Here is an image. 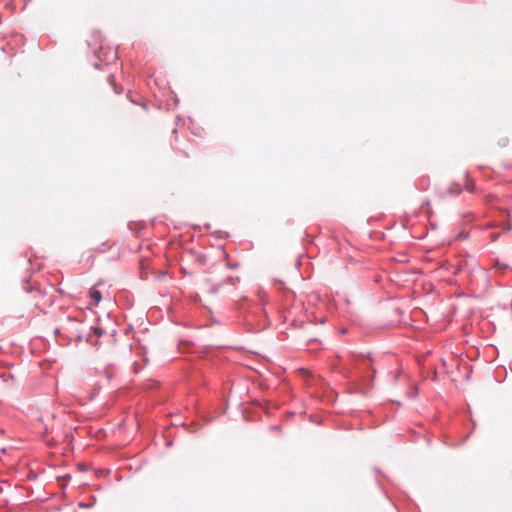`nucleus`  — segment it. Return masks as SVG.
Here are the masks:
<instances>
[{
	"label": "nucleus",
	"mask_w": 512,
	"mask_h": 512,
	"mask_svg": "<svg viewBox=\"0 0 512 512\" xmlns=\"http://www.w3.org/2000/svg\"><path fill=\"white\" fill-rule=\"evenodd\" d=\"M466 189L471 192V193H474L476 191V184L474 181L470 180L467 184H466Z\"/></svg>",
	"instance_id": "nucleus-5"
},
{
	"label": "nucleus",
	"mask_w": 512,
	"mask_h": 512,
	"mask_svg": "<svg viewBox=\"0 0 512 512\" xmlns=\"http://www.w3.org/2000/svg\"><path fill=\"white\" fill-rule=\"evenodd\" d=\"M82 322L77 318L67 316L59 327L55 328V335L57 340L62 345L70 343H79L83 340L90 343L91 334L85 335L81 329Z\"/></svg>",
	"instance_id": "nucleus-1"
},
{
	"label": "nucleus",
	"mask_w": 512,
	"mask_h": 512,
	"mask_svg": "<svg viewBox=\"0 0 512 512\" xmlns=\"http://www.w3.org/2000/svg\"><path fill=\"white\" fill-rule=\"evenodd\" d=\"M107 81L113 86H114V75L113 74H110L107 76ZM115 92L116 93H119V91L116 90V88H114Z\"/></svg>",
	"instance_id": "nucleus-8"
},
{
	"label": "nucleus",
	"mask_w": 512,
	"mask_h": 512,
	"mask_svg": "<svg viewBox=\"0 0 512 512\" xmlns=\"http://www.w3.org/2000/svg\"><path fill=\"white\" fill-rule=\"evenodd\" d=\"M492 268L496 273H499L501 275H504L509 270V266L506 263L501 262L500 260H496Z\"/></svg>",
	"instance_id": "nucleus-2"
},
{
	"label": "nucleus",
	"mask_w": 512,
	"mask_h": 512,
	"mask_svg": "<svg viewBox=\"0 0 512 512\" xmlns=\"http://www.w3.org/2000/svg\"><path fill=\"white\" fill-rule=\"evenodd\" d=\"M117 58V54L115 51L110 52V58L107 60V63H109L111 60H114Z\"/></svg>",
	"instance_id": "nucleus-9"
},
{
	"label": "nucleus",
	"mask_w": 512,
	"mask_h": 512,
	"mask_svg": "<svg viewBox=\"0 0 512 512\" xmlns=\"http://www.w3.org/2000/svg\"><path fill=\"white\" fill-rule=\"evenodd\" d=\"M90 330L97 337H101L105 333V331L102 328L97 326L91 327Z\"/></svg>",
	"instance_id": "nucleus-4"
},
{
	"label": "nucleus",
	"mask_w": 512,
	"mask_h": 512,
	"mask_svg": "<svg viewBox=\"0 0 512 512\" xmlns=\"http://www.w3.org/2000/svg\"><path fill=\"white\" fill-rule=\"evenodd\" d=\"M462 271V266L461 265H458L456 270H455V274H458Z\"/></svg>",
	"instance_id": "nucleus-11"
},
{
	"label": "nucleus",
	"mask_w": 512,
	"mask_h": 512,
	"mask_svg": "<svg viewBox=\"0 0 512 512\" xmlns=\"http://www.w3.org/2000/svg\"><path fill=\"white\" fill-rule=\"evenodd\" d=\"M508 168H512V165H511V166H509Z\"/></svg>",
	"instance_id": "nucleus-12"
},
{
	"label": "nucleus",
	"mask_w": 512,
	"mask_h": 512,
	"mask_svg": "<svg viewBox=\"0 0 512 512\" xmlns=\"http://www.w3.org/2000/svg\"><path fill=\"white\" fill-rule=\"evenodd\" d=\"M89 297L93 301L94 305H98L102 299V294L96 287H92L89 290Z\"/></svg>",
	"instance_id": "nucleus-3"
},
{
	"label": "nucleus",
	"mask_w": 512,
	"mask_h": 512,
	"mask_svg": "<svg viewBox=\"0 0 512 512\" xmlns=\"http://www.w3.org/2000/svg\"><path fill=\"white\" fill-rule=\"evenodd\" d=\"M493 198H494V197H493V195H487V196L485 197V200H486V202H487V203H491V202H492V200H493Z\"/></svg>",
	"instance_id": "nucleus-10"
},
{
	"label": "nucleus",
	"mask_w": 512,
	"mask_h": 512,
	"mask_svg": "<svg viewBox=\"0 0 512 512\" xmlns=\"http://www.w3.org/2000/svg\"><path fill=\"white\" fill-rule=\"evenodd\" d=\"M500 236V233H497V232H490L489 233V238H490V241L491 242H495L497 241V239L499 238Z\"/></svg>",
	"instance_id": "nucleus-7"
},
{
	"label": "nucleus",
	"mask_w": 512,
	"mask_h": 512,
	"mask_svg": "<svg viewBox=\"0 0 512 512\" xmlns=\"http://www.w3.org/2000/svg\"><path fill=\"white\" fill-rule=\"evenodd\" d=\"M512 229V225L509 222H505L501 224V230L503 232H508Z\"/></svg>",
	"instance_id": "nucleus-6"
}]
</instances>
